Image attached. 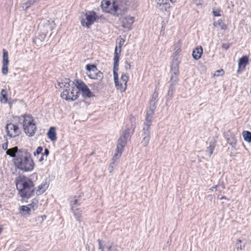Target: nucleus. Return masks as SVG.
<instances>
[{
    "instance_id": "obj_1",
    "label": "nucleus",
    "mask_w": 251,
    "mask_h": 251,
    "mask_svg": "<svg viewBox=\"0 0 251 251\" xmlns=\"http://www.w3.org/2000/svg\"><path fill=\"white\" fill-rule=\"evenodd\" d=\"M60 88L64 90L61 94L62 99L67 100H74L78 97L79 91H81L83 96L88 98L94 97L87 86L82 81H76V84L71 81L69 78H65L61 82L58 83Z\"/></svg>"
},
{
    "instance_id": "obj_2",
    "label": "nucleus",
    "mask_w": 251,
    "mask_h": 251,
    "mask_svg": "<svg viewBox=\"0 0 251 251\" xmlns=\"http://www.w3.org/2000/svg\"><path fill=\"white\" fill-rule=\"evenodd\" d=\"M6 154L14 158L16 168L23 172H30L34 167V163L30 153L26 149H19L17 147L9 149Z\"/></svg>"
},
{
    "instance_id": "obj_3",
    "label": "nucleus",
    "mask_w": 251,
    "mask_h": 251,
    "mask_svg": "<svg viewBox=\"0 0 251 251\" xmlns=\"http://www.w3.org/2000/svg\"><path fill=\"white\" fill-rule=\"evenodd\" d=\"M16 185L22 198H29L34 195V185L29 178L24 176H19L16 179Z\"/></svg>"
},
{
    "instance_id": "obj_4",
    "label": "nucleus",
    "mask_w": 251,
    "mask_h": 251,
    "mask_svg": "<svg viewBox=\"0 0 251 251\" xmlns=\"http://www.w3.org/2000/svg\"><path fill=\"white\" fill-rule=\"evenodd\" d=\"M157 94H153L152 97L150 101L149 110L147 111L146 116V121L144 123L143 127V133H150V126L152 123V115L154 113V110L156 107V99Z\"/></svg>"
},
{
    "instance_id": "obj_5",
    "label": "nucleus",
    "mask_w": 251,
    "mask_h": 251,
    "mask_svg": "<svg viewBox=\"0 0 251 251\" xmlns=\"http://www.w3.org/2000/svg\"><path fill=\"white\" fill-rule=\"evenodd\" d=\"M118 46L116 45L114 53L113 75L116 85H118V71L119 67V54L121 52V48L124 45L125 40L121 37L117 39Z\"/></svg>"
},
{
    "instance_id": "obj_6",
    "label": "nucleus",
    "mask_w": 251,
    "mask_h": 251,
    "mask_svg": "<svg viewBox=\"0 0 251 251\" xmlns=\"http://www.w3.org/2000/svg\"><path fill=\"white\" fill-rule=\"evenodd\" d=\"M133 129L131 131L130 129L127 128L126 129L124 134L120 136L117 142L116 152L113 156V160H118L121 157L123 151H124V148L126 144V141L130 135L133 133Z\"/></svg>"
},
{
    "instance_id": "obj_7",
    "label": "nucleus",
    "mask_w": 251,
    "mask_h": 251,
    "mask_svg": "<svg viewBox=\"0 0 251 251\" xmlns=\"http://www.w3.org/2000/svg\"><path fill=\"white\" fill-rule=\"evenodd\" d=\"M23 127L24 131L29 137L34 135L36 130V126L34 119L30 115L23 116Z\"/></svg>"
},
{
    "instance_id": "obj_8",
    "label": "nucleus",
    "mask_w": 251,
    "mask_h": 251,
    "mask_svg": "<svg viewBox=\"0 0 251 251\" xmlns=\"http://www.w3.org/2000/svg\"><path fill=\"white\" fill-rule=\"evenodd\" d=\"M87 75L91 79L101 80L103 78V74L99 71L96 65L93 64H87L86 66Z\"/></svg>"
},
{
    "instance_id": "obj_9",
    "label": "nucleus",
    "mask_w": 251,
    "mask_h": 251,
    "mask_svg": "<svg viewBox=\"0 0 251 251\" xmlns=\"http://www.w3.org/2000/svg\"><path fill=\"white\" fill-rule=\"evenodd\" d=\"M117 2L115 0L111 2L109 0H103L101 2V7L106 12L115 15L119 9L117 6Z\"/></svg>"
},
{
    "instance_id": "obj_10",
    "label": "nucleus",
    "mask_w": 251,
    "mask_h": 251,
    "mask_svg": "<svg viewBox=\"0 0 251 251\" xmlns=\"http://www.w3.org/2000/svg\"><path fill=\"white\" fill-rule=\"evenodd\" d=\"M85 18L81 19V23L82 26L88 28L98 18L96 12L93 11H87L85 14Z\"/></svg>"
},
{
    "instance_id": "obj_11",
    "label": "nucleus",
    "mask_w": 251,
    "mask_h": 251,
    "mask_svg": "<svg viewBox=\"0 0 251 251\" xmlns=\"http://www.w3.org/2000/svg\"><path fill=\"white\" fill-rule=\"evenodd\" d=\"M7 135L10 138L18 136L21 133V130L17 125L12 123L7 124L5 127Z\"/></svg>"
},
{
    "instance_id": "obj_12",
    "label": "nucleus",
    "mask_w": 251,
    "mask_h": 251,
    "mask_svg": "<svg viewBox=\"0 0 251 251\" xmlns=\"http://www.w3.org/2000/svg\"><path fill=\"white\" fill-rule=\"evenodd\" d=\"M122 26L127 30L132 28V25L134 22V17L131 16H124L121 18Z\"/></svg>"
},
{
    "instance_id": "obj_13",
    "label": "nucleus",
    "mask_w": 251,
    "mask_h": 251,
    "mask_svg": "<svg viewBox=\"0 0 251 251\" xmlns=\"http://www.w3.org/2000/svg\"><path fill=\"white\" fill-rule=\"evenodd\" d=\"M156 7L161 11H167L170 7V4L166 0H155Z\"/></svg>"
},
{
    "instance_id": "obj_14",
    "label": "nucleus",
    "mask_w": 251,
    "mask_h": 251,
    "mask_svg": "<svg viewBox=\"0 0 251 251\" xmlns=\"http://www.w3.org/2000/svg\"><path fill=\"white\" fill-rule=\"evenodd\" d=\"M121 79L122 81V83H121L120 84H119V82H118V85H116L115 84L116 86L117 87L118 89L120 88L121 87H122L123 88V91H125V90L126 89V83L128 80V77L125 74H123L122 75V76L121 77ZM115 84H116L115 81ZM118 82L119 81L118 80Z\"/></svg>"
},
{
    "instance_id": "obj_15",
    "label": "nucleus",
    "mask_w": 251,
    "mask_h": 251,
    "mask_svg": "<svg viewBox=\"0 0 251 251\" xmlns=\"http://www.w3.org/2000/svg\"><path fill=\"white\" fill-rule=\"evenodd\" d=\"M249 63V57L247 56H244L239 60L238 62V70L240 69L244 70L245 69L246 66Z\"/></svg>"
},
{
    "instance_id": "obj_16",
    "label": "nucleus",
    "mask_w": 251,
    "mask_h": 251,
    "mask_svg": "<svg viewBox=\"0 0 251 251\" xmlns=\"http://www.w3.org/2000/svg\"><path fill=\"white\" fill-rule=\"evenodd\" d=\"M48 185L46 182L42 183V184L39 185L37 188H34L36 191L37 195H40L43 194L48 188Z\"/></svg>"
},
{
    "instance_id": "obj_17",
    "label": "nucleus",
    "mask_w": 251,
    "mask_h": 251,
    "mask_svg": "<svg viewBox=\"0 0 251 251\" xmlns=\"http://www.w3.org/2000/svg\"><path fill=\"white\" fill-rule=\"evenodd\" d=\"M202 51L203 50L201 46L197 47L192 52L193 57L196 60L199 59L201 57Z\"/></svg>"
},
{
    "instance_id": "obj_18",
    "label": "nucleus",
    "mask_w": 251,
    "mask_h": 251,
    "mask_svg": "<svg viewBox=\"0 0 251 251\" xmlns=\"http://www.w3.org/2000/svg\"><path fill=\"white\" fill-rule=\"evenodd\" d=\"M55 132V128L54 127H50L48 132V138L51 141H55L56 140V136Z\"/></svg>"
},
{
    "instance_id": "obj_19",
    "label": "nucleus",
    "mask_w": 251,
    "mask_h": 251,
    "mask_svg": "<svg viewBox=\"0 0 251 251\" xmlns=\"http://www.w3.org/2000/svg\"><path fill=\"white\" fill-rule=\"evenodd\" d=\"M31 210H35L37 209L39 206V200L37 198H34L32 200L30 203L28 204Z\"/></svg>"
},
{
    "instance_id": "obj_20",
    "label": "nucleus",
    "mask_w": 251,
    "mask_h": 251,
    "mask_svg": "<svg viewBox=\"0 0 251 251\" xmlns=\"http://www.w3.org/2000/svg\"><path fill=\"white\" fill-rule=\"evenodd\" d=\"M143 139L142 141V144L144 147L148 146L150 139V133H143L142 134Z\"/></svg>"
},
{
    "instance_id": "obj_21",
    "label": "nucleus",
    "mask_w": 251,
    "mask_h": 251,
    "mask_svg": "<svg viewBox=\"0 0 251 251\" xmlns=\"http://www.w3.org/2000/svg\"><path fill=\"white\" fill-rule=\"evenodd\" d=\"M242 136L244 140L248 142H251V132L249 131H243L242 132Z\"/></svg>"
},
{
    "instance_id": "obj_22",
    "label": "nucleus",
    "mask_w": 251,
    "mask_h": 251,
    "mask_svg": "<svg viewBox=\"0 0 251 251\" xmlns=\"http://www.w3.org/2000/svg\"><path fill=\"white\" fill-rule=\"evenodd\" d=\"M0 100L2 103H5L7 101V91L5 89H2L0 92Z\"/></svg>"
},
{
    "instance_id": "obj_23",
    "label": "nucleus",
    "mask_w": 251,
    "mask_h": 251,
    "mask_svg": "<svg viewBox=\"0 0 251 251\" xmlns=\"http://www.w3.org/2000/svg\"><path fill=\"white\" fill-rule=\"evenodd\" d=\"M215 148V143L214 142H210L209 145L207 147L206 150V153H208L209 156H210L212 153L214 149Z\"/></svg>"
},
{
    "instance_id": "obj_24",
    "label": "nucleus",
    "mask_w": 251,
    "mask_h": 251,
    "mask_svg": "<svg viewBox=\"0 0 251 251\" xmlns=\"http://www.w3.org/2000/svg\"><path fill=\"white\" fill-rule=\"evenodd\" d=\"M3 55H2V64H8V53L7 50L5 49H3Z\"/></svg>"
},
{
    "instance_id": "obj_25",
    "label": "nucleus",
    "mask_w": 251,
    "mask_h": 251,
    "mask_svg": "<svg viewBox=\"0 0 251 251\" xmlns=\"http://www.w3.org/2000/svg\"><path fill=\"white\" fill-rule=\"evenodd\" d=\"M178 73V63L177 61H173L171 65V73Z\"/></svg>"
},
{
    "instance_id": "obj_26",
    "label": "nucleus",
    "mask_w": 251,
    "mask_h": 251,
    "mask_svg": "<svg viewBox=\"0 0 251 251\" xmlns=\"http://www.w3.org/2000/svg\"><path fill=\"white\" fill-rule=\"evenodd\" d=\"M214 26L220 28L222 29H225L226 25L223 23L221 20H219L214 24Z\"/></svg>"
},
{
    "instance_id": "obj_27",
    "label": "nucleus",
    "mask_w": 251,
    "mask_h": 251,
    "mask_svg": "<svg viewBox=\"0 0 251 251\" xmlns=\"http://www.w3.org/2000/svg\"><path fill=\"white\" fill-rule=\"evenodd\" d=\"M74 216L76 219L77 221L80 222L81 221V213L78 211V208H76L75 210H73Z\"/></svg>"
},
{
    "instance_id": "obj_28",
    "label": "nucleus",
    "mask_w": 251,
    "mask_h": 251,
    "mask_svg": "<svg viewBox=\"0 0 251 251\" xmlns=\"http://www.w3.org/2000/svg\"><path fill=\"white\" fill-rule=\"evenodd\" d=\"M228 143L232 147H235L236 145L237 140L234 136H231L227 139Z\"/></svg>"
},
{
    "instance_id": "obj_29",
    "label": "nucleus",
    "mask_w": 251,
    "mask_h": 251,
    "mask_svg": "<svg viewBox=\"0 0 251 251\" xmlns=\"http://www.w3.org/2000/svg\"><path fill=\"white\" fill-rule=\"evenodd\" d=\"M20 209L21 211H23L24 212H25L28 215H29L30 214V212L31 211L28 205H23L20 207Z\"/></svg>"
},
{
    "instance_id": "obj_30",
    "label": "nucleus",
    "mask_w": 251,
    "mask_h": 251,
    "mask_svg": "<svg viewBox=\"0 0 251 251\" xmlns=\"http://www.w3.org/2000/svg\"><path fill=\"white\" fill-rule=\"evenodd\" d=\"M72 203V210H75L76 208H77V205L78 204V200L77 199H75L73 201H71Z\"/></svg>"
},
{
    "instance_id": "obj_31",
    "label": "nucleus",
    "mask_w": 251,
    "mask_h": 251,
    "mask_svg": "<svg viewBox=\"0 0 251 251\" xmlns=\"http://www.w3.org/2000/svg\"><path fill=\"white\" fill-rule=\"evenodd\" d=\"M178 73H172L171 77V80L172 82V83H176L177 81V75Z\"/></svg>"
},
{
    "instance_id": "obj_32",
    "label": "nucleus",
    "mask_w": 251,
    "mask_h": 251,
    "mask_svg": "<svg viewBox=\"0 0 251 251\" xmlns=\"http://www.w3.org/2000/svg\"><path fill=\"white\" fill-rule=\"evenodd\" d=\"M242 242V241L240 239H238L237 241H236V246L237 247V250H242L244 249V247H245V245H244L243 246H242L240 244Z\"/></svg>"
},
{
    "instance_id": "obj_33",
    "label": "nucleus",
    "mask_w": 251,
    "mask_h": 251,
    "mask_svg": "<svg viewBox=\"0 0 251 251\" xmlns=\"http://www.w3.org/2000/svg\"><path fill=\"white\" fill-rule=\"evenodd\" d=\"M8 64H2L1 72H2V74L4 75H6L8 73Z\"/></svg>"
},
{
    "instance_id": "obj_34",
    "label": "nucleus",
    "mask_w": 251,
    "mask_h": 251,
    "mask_svg": "<svg viewBox=\"0 0 251 251\" xmlns=\"http://www.w3.org/2000/svg\"><path fill=\"white\" fill-rule=\"evenodd\" d=\"M46 218V215H43L41 216H38L36 217L35 220L37 222H39L40 224H41Z\"/></svg>"
},
{
    "instance_id": "obj_35",
    "label": "nucleus",
    "mask_w": 251,
    "mask_h": 251,
    "mask_svg": "<svg viewBox=\"0 0 251 251\" xmlns=\"http://www.w3.org/2000/svg\"><path fill=\"white\" fill-rule=\"evenodd\" d=\"M43 151V148L41 147H38L36 149V151L34 152V155L35 156L40 154Z\"/></svg>"
},
{
    "instance_id": "obj_36",
    "label": "nucleus",
    "mask_w": 251,
    "mask_h": 251,
    "mask_svg": "<svg viewBox=\"0 0 251 251\" xmlns=\"http://www.w3.org/2000/svg\"><path fill=\"white\" fill-rule=\"evenodd\" d=\"M174 85H175V83H171L170 84V88L169 89V90H170V92H171V98L173 96V93H174V91L175 90V86H174Z\"/></svg>"
},
{
    "instance_id": "obj_37",
    "label": "nucleus",
    "mask_w": 251,
    "mask_h": 251,
    "mask_svg": "<svg viewBox=\"0 0 251 251\" xmlns=\"http://www.w3.org/2000/svg\"><path fill=\"white\" fill-rule=\"evenodd\" d=\"M112 162H111L110 164V165H109V172H111L113 170V169L115 166V162L117 160H113V158H112Z\"/></svg>"
},
{
    "instance_id": "obj_38",
    "label": "nucleus",
    "mask_w": 251,
    "mask_h": 251,
    "mask_svg": "<svg viewBox=\"0 0 251 251\" xmlns=\"http://www.w3.org/2000/svg\"><path fill=\"white\" fill-rule=\"evenodd\" d=\"M192 2L194 3L197 5H201L202 3V0H190Z\"/></svg>"
},
{
    "instance_id": "obj_39",
    "label": "nucleus",
    "mask_w": 251,
    "mask_h": 251,
    "mask_svg": "<svg viewBox=\"0 0 251 251\" xmlns=\"http://www.w3.org/2000/svg\"><path fill=\"white\" fill-rule=\"evenodd\" d=\"M221 10L217 9V10H214L213 13L214 16H220L221 15Z\"/></svg>"
},
{
    "instance_id": "obj_40",
    "label": "nucleus",
    "mask_w": 251,
    "mask_h": 251,
    "mask_svg": "<svg viewBox=\"0 0 251 251\" xmlns=\"http://www.w3.org/2000/svg\"><path fill=\"white\" fill-rule=\"evenodd\" d=\"M112 0V2H114L115 1V0ZM115 1H116L117 2V6L119 7V9H121V6H122V2H123V0H115Z\"/></svg>"
},
{
    "instance_id": "obj_41",
    "label": "nucleus",
    "mask_w": 251,
    "mask_h": 251,
    "mask_svg": "<svg viewBox=\"0 0 251 251\" xmlns=\"http://www.w3.org/2000/svg\"><path fill=\"white\" fill-rule=\"evenodd\" d=\"M130 64L127 61L125 62V68L126 71L129 70L130 69Z\"/></svg>"
},
{
    "instance_id": "obj_42",
    "label": "nucleus",
    "mask_w": 251,
    "mask_h": 251,
    "mask_svg": "<svg viewBox=\"0 0 251 251\" xmlns=\"http://www.w3.org/2000/svg\"><path fill=\"white\" fill-rule=\"evenodd\" d=\"M2 149L4 150H8L9 149H7V148H8V144H7V142L3 144L2 146Z\"/></svg>"
},
{
    "instance_id": "obj_43",
    "label": "nucleus",
    "mask_w": 251,
    "mask_h": 251,
    "mask_svg": "<svg viewBox=\"0 0 251 251\" xmlns=\"http://www.w3.org/2000/svg\"><path fill=\"white\" fill-rule=\"evenodd\" d=\"M49 153H50V151H49V150L48 149H45V152H44V154L46 156H48V155L49 154Z\"/></svg>"
},
{
    "instance_id": "obj_44",
    "label": "nucleus",
    "mask_w": 251,
    "mask_h": 251,
    "mask_svg": "<svg viewBox=\"0 0 251 251\" xmlns=\"http://www.w3.org/2000/svg\"><path fill=\"white\" fill-rule=\"evenodd\" d=\"M99 242V249L103 250V247L102 246L101 244V241L100 240H98Z\"/></svg>"
},
{
    "instance_id": "obj_45",
    "label": "nucleus",
    "mask_w": 251,
    "mask_h": 251,
    "mask_svg": "<svg viewBox=\"0 0 251 251\" xmlns=\"http://www.w3.org/2000/svg\"><path fill=\"white\" fill-rule=\"evenodd\" d=\"M44 159L43 154L41 155L40 158L39 159V161H42Z\"/></svg>"
},
{
    "instance_id": "obj_46",
    "label": "nucleus",
    "mask_w": 251,
    "mask_h": 251,
    "mask_svg": "<svg viewBox=\"0 0 251 251\" xmlns=\"http://www.w3.org/2000/svg\"><path fill=\"white\" fill-rule=\"evenodd\" d=\"M47 28H50V25H49V21H47ZM47 31H48V29H47L46 30V32H47Z\"/></svg>"
},
{
    "instance_id": "obj_47",
    "label": "nucleus",
    "mask_w": 251,
    "mask_h": 251,
    "mask_svg": "<svg viewBox=\"0 0 251 251\" xmlns=\"http://www.w3.org/2000/svg\"><path fill=\"white\" fill-rule=\"evenodd\" d=\"M166 1L167 2H168L170 1H171L172 3H174V2H175L176 1V0H166Z\"/></svg>"
},
{
    "instance_id": "obj_48",
    "label": "nucleus",
    "mask_w": 251,
    "mask_h": 251,
    "mask_svg": "<svg viewBox=\"0 0 251 251\" xmlns=\"http://www.w3.org/2000/svg\"><path fill=\"white\" fill-rule=\"evenodd\" d=\"M168 96H169L171 97V92H170L169 90H168Z\"/></svg>"
},
{
    "instance_id": "obj_49",
    "label": "nucleus",
    "mask_w": 251,
    "mask_h": 251,
    "mask_svg": "<svg viewBox=\"0 0 251 251\" xmlns=\"http://www.w3.org/2000/svg\"><path fill=\"white\" fill-rule=\"evenodd\" d=\"M223 70L222 69V70H217V73H220L221 72H223Z\"/></svg>"
},
{
    "instance_id": "obj_50",
    "label": "nucleus",
    "mask_w": 251,
    "mask_h": 251,
    "mask_svg": "<svg viewBox=\"0 0 251 251\" xmlns=\"http://www.w3.org/2000/svg\"><path fill=\"white\" fill-rule=\"evenodd\" d=\"M111 248H112V247H111V246H109V247H108L107 248H108V250H111Z\"/></svg>"
},
{
    "instance_id": "obj_51",
    "label": "nucleus",
    "mask_w": 251,
    "mask_h": 251,
    "mask_svg": "<svg viewBox=\"0 0 251 251\" xmlns=\"http://www.w3.org/2000/svg\"><path fill=\"white\" fill-rule=\"evenodd\" d=\"M225 48H226V49H227V47H226V46H225Z\"/></svg>"
},
{
    "instance_id": "obj_52",
    "label": "nucleus",
    "mask_w": 251,
    "mask_h": 251,
    "mask_svg": "<svg viewBox=\"0 0 251 251\" xmlns=\"http://www.w3.org/2000/svg\"><path fill=\"white\" fill-rule=\"evenodd\" d=\"M225 48H226V49H227V47H226V46H225Z\"/></svg>"
}]
</instances>
